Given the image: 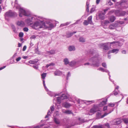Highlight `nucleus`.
Returning a JSON list of instances; mask_svg holds the SVG:
<instances>
[{
  "instance_id": "obj_1",
  "label": "nucleus",
  "mask_w": 128,
  "mask_h": 128,
  "mask_svg": "<svg viewBox=\"0 0 128 128\" xmlns=\"http://www.w3.org/2000/svg\"><path fill=\"white\" fill-rule=\"evenodd\" d=\"M36 18L34 20L35 22L31 26L32 28L38 30H39L42 28H48L51 30L54 27V25L52 23V20L44 22L42 17L37 16Z\"/></svg>"
},
{
  "instance_id": "obj_2",
  "label": "nucleus",
  "mask_w": 128,
  "mask_h": 128,
  "mask_svg": "<svg viewBox=\"0 0 128 128\" xmlns=\"http://www.w3.org/2000/svg\"><path fill=\"white\" fill-rule=\"evenodd\" d=\"M15 6L16 8L19 9V15L20 16L22 17V16L24 15L28 17V18L25 21L26 24L27 25H31V22L33 21H34L35 19L36 18L37 16L32 14L29 10H25L21 8L18 4L16 0L15 2Z\"/></svg>"
},
{
  "instance_id": "obj_3",
  "label": "nucleus",
  "mask_w": 128,
  "mask_h": 128,
  "mask_svg": "<svg viewBox=\"0 0 128 128\" xmlns=\"http://www.w3.org/2000/svg\"><path fill=\"white\" fill-rule=\"evenodd\" d=\"M94 56L89 59V61L92 62L91 64L88 62L85 63L84 64L85 66H93L94 67H98L100 66V63L98 62V55L97 54L94 53L93 54Z\"/></svg>"
},
{
  "instance_id": "obj_4",
  "label": "nucleus",
  "mask_w": 128,
  "mask_h": 128,
  "mask_svg": "<svg viewBox=\"0 0 128 128\" xmlns=\"http://www.w3.org/2000/svg\"><path fill=\"white\" fill-rule=\"evenodd\" d=\"M110 44L111 45L113 44L114 46H121L122 44L120 43L119 42H108V43H102L100 44L99 46L100 48H103L104 50H108L109 48L108 47V44Z\"/></svg>"
},
{
  "instance_id": "obj_5",
  "label": "nucleus",
  "mask_w": 128,
  "mask_h": 128,
  "mask_svg": "<svg viewBox=\"0 0 128 128\" xmlns=\"http://www.w3.org/2000/svg\"><path fill=\"white\" fill-rule=\"evenodd\" d=\"M60 93H58L56 94L54 96V100H55L56 102H57L58 103L60 104L61 103V100L66 99L67 96L64 94H62L61 96H60Z\"/></svg>"
},
{
  "instance_id": "obj_6",
  "label": "nucleus",
  "mask_w": 128,
  "mask_h": 128,
  "mask_svg": "<svg viewBox=\"0 0 128 128\" xmlns=\"http://www.w3.org/2000/svg\"><path fill=\"white\" fill-rule=\"evenodd\" d=\"M122 23L116 22H115V24H112L109 26V28L110 29H116V30L120 31L122 29V28L120 26V24H122Z\"/></svg>"
},
{
  "instance_id": "obj_7",
  "label": "nucleus",
  "mask_w": 128,
  "mask_h": 128,
  "mask_svg": "<svg viewBox=\"0 0 128 128\" xmlns=\"http://www.w3.org/2000/svg\"><path fill=\"white\" fill-rule=\"evenodd\" d=\"M99 110L98 107L96 106H94L90 110L89 114L92 115L94 114L97 111Z\"/></svg>"
},
{
  "instance_id": "obj_8",
  "label": "nucleus",
  "mask_w": 128,
  "mask_h": 128,
  "mask_svg": "<svg viewBox=\"0 0 128 128\" xmlns=\"http://www.w3.org/2000/svg\"><path fill=\"white\" fill-rule=\"evenodd\" d=\"M17 14L14 12H12L11 10L7 12L5 14V18H6L8 17H11L14 16V15L16 16Z\"/></svg>"
},
{
  "instance_id": "obj_9",
  "label": "nucleus",
  "mask_w": 128,
  "mask_h": 128,
  "mask_svg": "<svg viewBox=\"0 0 128 128\" xmlns=\"http://www.w3.org/2000/svg\"><path fill=\"white\" fill-rule=\"evenodd\" d=\"M111 111H110L108 113H105L103 115H102L100 112H98L96 114V117L98 119H99L100 118H102L104 117V116L107 115L108 114L110 113L111 112Z\"/></svg>"
},
{
  "instance_id": "obj_10",
  "label": "nucleus",
  "mask_w": 128,
  "mask_h": 128,
  "mask_svg": "<svg viewBox=\"0 0 128 128\" xmlns=\"http://www.w3.org/2000/svg\"><path fill=\"white\" fill-rule=\"evenodd\" d=\"M43 82L44 86V88L45 89L46 91V92H48L47 93L50 96H54L53 93L52 92L49 91L48 89L45 86V81L44 80H43Z\"/></svg>"
},
{
  "instance_id": "obj_11",
  "label": "nucleus",
  "mask_w": 128,
  "mask_h": 128,
  "mask_svg": "<svg viewBox=\"0 0 128 128\" xmlns=\"http://www.w3.org/2000/svg\"><path fill=\"white\" fill-rule=\"evenodd\" d=\"M16 24L21 27H23L26 25L25 23L23 21L21 20L18 21L16 22Z\"/></svg>"
},
{
  "instance_id": "obj_12",
  "label": "nucleus",
  "mask_w": 128,
  "mask_h": 128,
  "mask_svg": "<svg viewBox=\"0 0 128 128\" xmlns=\"http://www.w3.org/2000/svg\"><path fill=\"white\" fill-rule=\"evenodd\" d=\"M104 14L102 12H100L98 14L97 16V18H100L102 20L104 18Z\"/></svg>"
},
{
  "instance_id": "obj_13",
  "label": "nucleus",
  "mask_w": 128,
  "mask_h": 128,
  "mask_svg": "<svg viewBox=\"0 0 128 128\" xmlns=\"http://www.w3.org/2000/svg\"><path fill=\"white\" fill-rule=\"evenodd\" d=\"M103 100H102L100 103L98 104V106L99 107H102L103 106L106 104L107 101V99H103Z\"/></svg>"
},
{
  "instance_id": "obj_14",
  "label": "nucleus",
  "mask_w": 128,
  "mask_h": 128,
  "mask_svg": "<svg viewBox=\"0 0 128 128\" xmlns=\"http://www.w3.org/2000/svg\"><path fill=\"white\" fill-rule=\"evenodd\" d=\"M97 70H98L100 71L103 72H106L108 73V75L110 76V75L109 74L110 73L107 70L104 69L102 67L99 68H98Z\"/></svg>"
},
{
  "instance_id": "obj_15",
  "label": "nucleus",
  "mask_w": 128,
  "mask_h": 128,
  "mask_svg": "<svg viewBox=\"0 0 128 128\" xmlns=\"http://www.w3.org/2000/svg\"><path fill=\"white\" fill-rule=\"evenodd\" d=\"M78 63V61L75 60H73L69 64V65L71 66H73L76 65Z\"/></svg>"
},
{
  "instance_id": "obj_16",
  "label": "nucleus",
  "mask_w": 128,
  "mask_h": 128,
  "mask_svg": "<svg viewBox=\"0 0 128 128\" xmlns=\"http://www.w3.org/2000/svg\"><path fill=\"white\" fill-rule=\"evenodd\" d=\"M62 106L65 108H68L71 106V105L67 102H66L62 104Z\"/></svg>"
},
{
  "instance_id": "obj_17",
  "label": "nucleus",
  "mask_w": 128,
  "mask_h": 128,
  "mask_svg": "<svg viewBox=\"0 0 128 128\" xmlns=\"http://www.w3.org/2000/svg\"><path fill=\"white\" fill-rule=\"evenodd\" d=\"M112 122H113L112 124L113 125H117L120 124L121 122V120L119 119H117L116 120H113Z\"/></svg>"
},
{
  "instance_id": "obj_18",
  "label": "nucleus",
  "mask_w": 128,
  "mask_h": 128,
  "mask_svg": "<svg viewBox=\"0 0 128 128\" xmlns=\"http://www.w3.org/2000/svg\"><path fill=\"white\" fill-rule=\"evenodd\" d=\"M119 50L118 49H113L112 50H110L108 52V54H109L110 53H112L115 54H116L118 52Z\"/></svg>"
},
{
  "instance_id": "obj_19",
  "label": "nucleus",
  "mask_w": 128,
  "mask_h": 128,
  "mask_svg": "<svg viewBox=\"0 0 128 128\" xmlns=\"http://www.w3.org/2000/svg\"><path fill=\"white\" fill-rule=\"evenodd\" d=\"M62 74V72L60 71L57 70L54 72V75L55 76H60Z\"/></svg>"
},
{
  "instance_id": "obj_20",
  "label": "nucleus",
  "mask_w": 128,
  "mask_h": 128,
  "mask_svg": "<svg viewBox=\"0 0 128 128\" xmlns=\"http://www.w3.org/2000/svg\"><path fill=\"white\" fill-rule=\"evenodd\" d=\"M55 51L54 50H52L50 51H48L46 52V55H49L50 54H54L55 53Z\"/></svg>"
},
{
  "instance_id": "obj_21",
  "label": "nucleus",
  "mask_w": 128,
  "mask_h": 128,
  "mask_svg": "<svg viewBox=\"0 0 128 128\" xmlns=\"http://www.w3.org/2000/svg\"><path fill=\"white\" fill-rule=\"evenodd\" d=\"M122 14H120L121 12L117 10L116 12V15L118 16H123L125 14V12H123Z\"/></svg>"
},
{
  "instance_id": "obj_22",
  "label": "nucleus",
  "mask_w": 128,
  "mask_h": 128,
  "mask_svg": "<svg viewBox=\"0 0 128 128\" xmlns=\"http://www.w3.org/2000/svg\"><path fill=\"white\" fill-rule=\"evenodd\" d=\"M55 65V64L54 63H53L52 62L50 63L49 64H47L46 66V67L48 68L49 66H50V68L51 69H52L53 68H52L51 67V66H53Z\"/></svg>"
},
{
  "instance_id": "obj_23",
  "label": "nucleus",
  "mask_w": 128,
  "mask_h": 128,
  "mask_svg": "<svg viewBox=\"0 0 128 128\" xmlns=\"http://www.w3.org/2000/svg\"><path fill=\"white\" fill-rule=\"evenodd\" d=\"M68 50L70 51H74L75 50V48L74 46H70L68 47Z\"/></svg>"
},
{
  "instance_id": "obj_24",
  "label": "nucleus",
  "mask_w": 128,
  "mask_h": 128,
  "mask_svg": "<svg viewBox=\"0 0 128 128\" xmlns=\"http://www.w3.org/2000/svg\"><path fill=\"white\" fill-rule=\"evenodd\" d=\"M38 61V60L36 59L34 60H30L28 62L29 63L31 64H35Z\"/></svg>"
},
{
  "instance_id": "obj_25",
  "label": "nucleus",
  "mask_w": 128,
  "mask_h": 128,
  "mask_svg": "<svg viewBox=\"0 0 128 128\" xmlns=\"http://www.w3.org/2000/svg\"><path fill=\"white\" fill-rule=\"evenodd\" d=\"M92 16H90L88 18V22H89V24H93L92 21Z\"/></svg>"
},
{
  "instance_id": "obj_26",
  "label": "nucleus",
  "mask_w": 128,
  "mask_h": 128,
  "mask_svg": "<svg viewBox=\"0 0 128 128\" xmlns=\"http://www.w3.org/2000/svg\"><path fill=\"white\" fill-rule=\"evenodd\" d=\"M54 121L55 123L58 124H60V122L59 120L56 118H54Z\"/></svg>"
},
{
  "instance_id": "obj_27",
  "label": "nucleus",
  "mask_w": 128,
  "mask_h": 128,
  "mask_svg": "<svg viewBox=\"0 0 128 128\" xmlns=\"http://www.w3.org/2000/svg\"><path fill=\"white\" fill-rule=\"evenodd\" d=\"M64 64L66 65L68 64H69L70 63L68 59L67 58H66L64 59Z\"/></svg>"
},
{
  "instance_id": "obj_28",
  "label": "nucleus",
  "mask_w": 128,
  "mask_h": 128,
  "mask_svg": "<svg viewBox=\"0 0 128 128\" xmlns=\"http://www.w3.org/2000/svg\"><path fill=\"white\" fill-rule=\"evenodd\" d=\"M62 112L63 113L67 114H70L72 113L71 111L70 110H62Z\"/></svg>"
},
{
  "instance_id": "obj_29",
  "label": "nucleus",
  "mask_w": 128,
  "mask_h": 128,
  "mask_svg": "<svg viewBox=\"0 0 128 128\" xmlns=\"http://www.w3.org/2000/svg\"><path fill=\"white\" fill-rule=\"evenodd\" d=\"M106 110H107L109 112L108 113L112 111L113 110H110L109 108H108V106H104V107L103 108V110L104 111H105Z\"/></svg>"
},
{
  "instance_id": "obj_30",
  "label": "nucleus",
  "mask_w": 128,
  "mask_h": 128,
  "mask_svg": "<svg viewBox=\"0 0 128 128\" xmlns=\"http://www.w3.org/2000/svg\"><path fill=\"white\" fill-rule=\"evenodd\" d=\"M76 32H73L69 33L66 34V36L69 38L71 36L74 34H75Z\"/></svg>"
},
{
  "instance_id": "obj_31",
  "label": "nucleus",
  "mask_w": 128,
  "mask_h": 128,
  "mask_svg": "<svg viewBox=\"0 0 128 128\" xmlns=\"http://www.w3.org/2000/svg\"><path fill=\"white\" fill-rule=\"evenodd\" d=\"M115 19L116 18L114 16H112L110 18V20L111 22H112L114 21Z\"/></svg>"
},
{
  "instance_id": "obj_32",
  "label": "nucleus",
  "mask_w": 128,
  "mask_h": 128,
  "mask_svg": "<svg viewBox=\"0 0 128 128\" xmlns=\"http://www.w3.org/2000/svg\"><path fill=\"white\" fill-rule=\"evenodd\" d=\"M79 40L81 42H84L85 41V39L82 37H80L79 39Z\"/></svg>"
},
{
  "instance_id": "obj_33",
  "label": "nucleus",
  "mask_w": 128,
  "mask_h": 128,
  "mask_svg": "<svg viewBox=\"0 0 128 128\" xmlns=\"http://www.w3.org/2000/svg\"><path fill=\"white\" fill-rule=\"evenodd\" d=\"M94 102V100H87L86 101L85 103L86 104H90L92 103H93Z\"/></svg>"
},
{
  "instance_id": "obj_34",
  "label": "nucleus",
  "mask_w": 128,
  "mask_h": 128,
  "mask_svg": "<svg viewBox=\"0 0 128 128\" xmlns=\"http://www.w3.org/2000/svg\"><path fill=\"white\" fill-rule=\"evenodd\" d=\"M115 105L113 103H110L108 104V108H110V107H112L114 106Z\"/></svg>"
},
{
  "instance_id": "obj_35",
  "label": "nucleus",
  "mask_w": 128,
  "mask_h": 128,
  "mask_svg": "<svg viewBox=\"0 0 128 128\" xmlns=\"http://www.w3.org/2000/svg\"><path fill=\"white\" fill-rule=\"evenodd\" d=\"M46 73H44L42 74V78L44 79L46 76Z\"/></svg>"
},
{
  "instance_id": "obj_36",
  "label": "nucleus",
  "mask_w": 128,
  "mask_h": 128,
  "mask_svg": "<svg viewBox=\"0 0 128 128\" xmlns=\"http://www.w3.org/2000/svg\"><path fill=\"white\" fill-rule=\"evenodd\" d=\"M123 120L124 122L127 124H128V118H124Z\"/></svg>"
},
{
  "instance_id": "obj_37",
  "label": "nucleus",
  "mask_w": 128,
  "mask_h": 128,
  "mask_svg": "<svg viewBox=\"0 0 128 128\" xmlns=\"http://www.w3.org/2000/svg\"><path fill=\"white\" fill-rule=\"evenodd\" d=\"M83 24L84 25L87 26L88 24L89 23L87 21V20H85L84 21Z\"/></svg>"
},
{
  "instance_id": "obj_38",
  "label": "nucleus",
  "mask_w": 128,
  "mask_h": 128,
  "mask_svg": "<svg viewBox=\"0 0 128 128\" xmlns=\"http://www.w3.org/2000/svg\"><path fill=\"white\" fill-rule=\"evenodd\" d=\"M89 5V3L88 2V1H87L86 2V10H88V11L89 10V9H88V5Z\"/></svg>"
},
{
  "instance_id": "obj_39",
  "label": "nucleus",
  "mask_w": 128,
  "mask_h": 128,
  "mask_svg": "<svg viewBox=\"0 0 128 128\" xmlns=\"http://www.w3.org/2000/svg\"><path fill=\"white\" fill-rule=\"evenodd\" d=\"M107 4L108 5L111 6L112 4L110 0H108V2Z\"/></svg>"
},
{
  "instance_id": "obj_40",
  "label": "nucleus",
  "mask_w": 128,
  "mask_h": 128,
  "mask_svg": "<svg viewBox=\"0 0 128 128\" xmlns=\"http://www.w3.org/2000/svg\"><path fill=\"white\" fill-rule=\"evenodd\" d=\"M51 114V112H50V110H49L48 112L47 115L46 116V117H45V118H48V116L50 115Z\"/></svg>"
},
{
  "instance_id": "obj_41",
  "label": "nucleus",
  "mask_w": 128,
  "mask_h": 128,
  "mask_svg": "<svg viewBox=\"0 0 128 128\" xmlns=\"http://www.w3.org/2000/svg\"><path fill=\"white\" fill-rule=\"evenodd\" d=\"M70 24L69 23V22H67V23H65L64 24H62L60 25V26H64L67 25L68 24Z\"/></svg>"
},
{
  "instance_id": "obj_42",
  "label": "nucleus",
  "mask_w": 128,
  "mask_h": 128,
  "mask_svg": "<svg viewBox=\"0 0 128 128\" xmlns=\"http://www.w3.org/2000/svg\"><path fill=\"white\" fill-rule=\"evenodd\" d=\"M102 65L103 67L105 68H107L106 65L105 63L103 62L102 63Z\"/></svg>"
},
{
  "instance_id": "obj_43",
  "label": "nucleus",
  "mask_w": 128,
  "mask_h": 128,
  "mask_svg": "<svg viewBox=\"0 0 128 128\" xmlns=\"http://www.w3.org/2000/svg\"><path fill=\"white\" fill-rule=\"evenodd\" d=\"M24 35V34L22 32H20L19 34V36L20 37H22Z\"/></svg>"
},
{
  "instance_id": "obj_44",
  "label": "nucleus",
  "mask_w": 128,
  "mask_h": 128,
  "mask_svg": "<svg viewBox=\"0 0 128 128\" xmlns=\"http://www.w3.org/2000/svg\"><path fill=\"white\" fill-rule=\"evenodd\" d=\"M23 30L25 32H27L28 30V29L27 28L25 27L24 28Z\"/></svg>"
},
{
  "instance_id": "obj_45",
  "label": "nucleus",
  "mask_w": 128,
  "mask_h": 128,
  "mask_svg": "<svg viewBox=\"0 0 128 128\" xmlns=\"http://www.w3.org/2000/svg\"><path fill=\"white\" fill-rule=\"evenodd\" d=\"M54 110V106H52L50 107V110L52 112Z\"/></svg>"
},
{
  "instance_id": "obj_46",
  "label": "nucleus",
  "mask_w": 128,
  "mask_h": 128,
  "mask_svg": "<svg viewBox=\"0 0 128 128\" xmlns=\"http://www.w3.org/2000/svg\"><path fill=\"white\" fill-rule=\"evenodd\" d=\"M44 125H38V126H35L34 127V128H39L41 126H43Z\"/></svg>"
},
{
  "instance_id": "obj_47",
  "label": "nucleus",
  "mask_w": 128,
  "mask_h": 128,
  "mask_svg": "<svg viewBox=\"0 0 128 128\" xmlns=\"http://www.w3.org/2000/svg\"><path fill=\"white\" fill-rule=\"evenodd\" d=\"M21 59V58L20 57H18L16 59V60L17 62L20 61Z\"/></svg>"
},
{
  "instance_id": "obj_48",
  "label": "nucleus",
  "mask_w": 128,
  "mask_h": 128,
  "mask_svg": "<svg viewBox=\"0 0 128 128\" xmlns=\"http://www.w3.org/2000/svg\"><path fill=\"white\" fill-rule=\"evenodd\" d=\"M70 76V72H68V74L67 75V79H68V78Z\"/></svg>"
},
{
  "instance_id": "obj_49",
  "label": "nucleus",
  "mask_w": 128,
  "mask_h": 128,
  "mask_svg": "<svg viewBox=\"0 0 128 128\" xmlns=\"http://www.w3.org/2000/svg\"><path fill=\"white\" fill-rule=\"evenodd\" d=\"M95 10V8H92L90 10V12L92 13V12H94V11Z\"/></svg>"
},
{
  "instance_id": "obj_50",
  "label": "nucleus",
  "mask_w": 128,
  "mask_h": 128,
  "mask_svg": "<svg viewBox=\"0 0 128 128\" xmlns=\"http://www.w3.org/2000/svg\"><path fill=\"white\" fill-rule=\"evenodd\" d=\"M35 52H36V53L37 54H40V52H39V51L37 49H36L35 50Z\"/></svg>"
},
{
  "instance_id": "obj_51",
  "label": "nucleus",
  "mask_w": 128,
  "mask_h": 128,
  "mask_svg": "<svg viewBox=\"0 0 128 128\" xmlns=\"http://www.w3.org/2000/svg\"><path fill=\"white\" fill-rule=\"evenodd\" d=\"M33 68L36 70H37L38 68V66H33Z\"/></svg>"
},
{
  "instance_id": "obj_52",
  "label": "nucleus",
  "mask_w": 128,
  "mask_h": 128,
  "mask_svg": "<svg viewBox=\"0 0 128 128\" xmlns=\"http://www.w3.org/2000/svg\"><path fill=\"white\" fill-rule=\"evenodd\" d=\"M26 46H24L23 48V49H22L23 51H24L26 50Z\"/></svg>"
},
{
  "instance_id": "obj_53",
  "label": "nucleus",
  "mask_w": 128,
  "mask_h": 128,
  "mask_svg": "<svg viewBox=\"0 0 128 128\" xmlns=\"http://www.w3.org/2000/svg\"><path fill=\"white\" fill-rule=\"evenodd\" d=\"M22 58L24 59H26L28 58V56H22Z\"/></svg>"
},
{
  "instance_id": "obj_54",
  "label": "nucleus",
  "mask_w": 128,
  "mask_h": 128,
  "mask_svg": "<svg viewBox=\"0 0 128 128\" xmlns=\"http://www.w3.org/2000/svg\"><path fill=\"white\" fill-rule=\"evenodd\" d=\"M36 38V36L35 35H33L31 37L32 39H34Z\"/></svg>"
},
{
  "instance_id": "obj_55",
  "label": "nucleus",
  "mask_w": 128,
  "mask_h": 128,
  "mask_svg": "<svg viewBox=\"0 0 128 128\" xmlns=\"http://www.w3.org/2000/svg\"><path fill=\"white\" fill-rule=\"evenodd\" d=\"M55 114H56L57 116H58L59 115V113L58 111H57L55 112Z\"/></svg>"
},
{
  "instance_id": "obj_56",
  "label": "nucleus",
  "mask_w": 128,
  "mask_h": 128,
  "mask_svg": "<svg viewBox=\"0 0 128 128\" xmlns=\"http://www.w3.org/2000/svg\"><path fill=\"white\" fill-rule=\"evenodd\" d=\"M80 20H77L76 22L74 23V24H78L79 22H80Z\"/></svg>"
},
{
  "instance_id": "obj_57",
  "label": "nucleus",
  "mask_w": 128,
  "mask_h": 128,
  "mask_svg": "<svg viewBox=\"0 0 128 128\" xmlns=\"http://www.w3.org/2000/svg\"><path fill=\"white\" fill-rule=\"evenodd\" d=\"M122 54H126V51L125 50H123L122 51Z\"/></svg>"
},
{
  "instance_id": "obj_58",
  "label": "nucleus",
  "mask_w": 128,
  "mask_h": 128,
  "mask_svg": "<svg viewBox=\"0 0 128 128\" xmlns=\"http://www.w3.org/2000/svg\"><path fill=\"white\" fill-rule=\"evenodd\" d=\"M100 1V0H96V3L97 4H98Z\"/></svg>"
},
{
  "instance_id": "obj_59",
  "label": "nucleus",
  "mask_w": 128,
  "mask_h": 128,
  "mask_svg": "<svg viewBox=\"0 0 128 128\" xmlns=\"http://www.w3.org/2000/svg\"><path fill=\"white\" fill-rule=\"evenodd\" d=\"M6 66H4L2 67H1L0 68V70H2V69L4 68H5Z\"/></svg>"
},
{
  "instance_id": "obj_60",
  "label": "nucleus",
  "mask_w": 128,
  "mask_h": 128,
  "mask_svg": "<svg viewBox=\"0 0 128 128\" xmlns=\"http://www.w3.org/2000/svg\"><path fill=\"white\" fill-rule=\"evenodd\" d=\"M105 125L106 126L107 128H109L110 126H109V124H108L107 123V124H106Z\"/></svg>"
},
{
  "instance_id": "obj_61",
  "label": "nucleus",
  "mask_w": 128,
  "mask_h": 128,
  "mask_svg": "<svg viewBox=\"0 0 128 128\" xmlns=\"http://www.w3.org/2000/svg\"><path fill=\"white\" fill-rule=\"evenodd\" d=\"M17 55V54L16 53H15L13 56V58H14L15 57H16Z\"/></svg>"
},
{
  "instance_id": "obj_62",
  "label": "nucleus",
  "mask_w": 128,
  "mask_h": 128,
  "mask_svg": "<svg viewBox=\"0 0 128 128\" xmlns=\"http://www.w3.org/2000/svg\"><path fill=\"white\" fill-rule=\"evenodd\" d=\"M22 46V44L20 43H18V47H20Z\"/></svg>"
},
{
  "instance_id": "obj_63",
  "label": "nucleus",
  "mask_w": 128,
  "mask_h": 128,
  "mask_svg": "<svg viewBox=\"0 0 128 128\" xmlns=\"http://www.w3.org/2000/svg\"><path fill=\"white\" fill-rule=\"evenodd\" d=\"M109 23V22L108 21V20H106V21H105V23L106 24H107L108 23Z\"/></svg>"
},
{
  "instance_id": "obj_64",
  "label": "nucleus",
  "mask_w": 128,
  "mask_h": 128,
  "mask_svg": "<svg viewBox=\"0 0 128 128\" xmlns=\"http://www.w3.org/2000/svg\"><path fill=\"white\" fill-rule=\"evenodd\" d=\"M119 88V87L118 86H116V88H115V89H117L118 90V89Z\"/></svg>"
}]
</instances>
